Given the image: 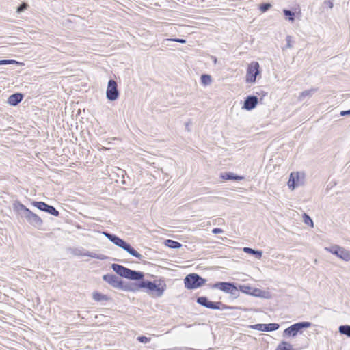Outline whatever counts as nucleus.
Returning a JSON list of instances; mask_svg holds the SVG:
<instances>
[{
	"label": "nucleus",
	"instance_id": "nucleus-1",
	"mask_svg": "<svg viewBox=\"0 0 350 350\" xmlns=\"http://www.w3.org/2000/svg\"><path fill=\"white\" fill-rule=\"evenodd\" d=\"M104 235L113 244L116 245L122 248L124 250L127 252L131 256L136 257L139 260H142V255L137 252L133 247H131L130 244L124 241L123 239H120V237L108 233V232H103Z\"/></svg>",
	"mask_w": 350,
	"mask_h": 350
},
{
	"label": "nucleus",
	"instance_id": "nucleus-2",
	"mask_svg": "<svg viewBox=\"0 0 350 350\" xmlns=\"http://www.w3.org/2000/svg\"><path fill=\"white\" fill-rule=\"evenodd\" d=\"M18 211L22 213L23 216L31 225L37 228H41L43 221L38 215L31 212L29 208H27L22 204L18 205Z\"/></svg>",
	"mask_w": 350,
	"mask_h": 350
},
{
	"label": "nucleus",
	"instance_id": "nucleus-3",
	"mask_svg": "<svg viewBox=\"0 0 350 350\" xmlns=\"http://www.w3.org/2000/svg\"><path fill=\"white\" fill-rule=\"evenodd\" d=\"M206 282L203 279L196 273L187 275L184 279L185 286L187 289H195L202 286Z\"/></svg>",
	"mask_w": 350,
	"mask_h": 350
},
{
	"label": "nucleus",
	"instance_id": "nucleus-4",
	"mask_svg": "<svg viewBox=\"0 0 350 350\" xmlns=\"http://www.w3.org/2000/svg\"><path fill=\"white\" fill-rule=\"evenodd\" d=\"M305 174L301 172H291L288 181V187L291 190H294L295 187H299L304 185Z\"/></svg>",
	"mask_w": 350,
	"mask_h": 350
},
{
	"label": "nucleus",
	"instance_id": "nucleus-5",
	"mask_svg": "<svg viewBox=\"0 0 350 350\" xmlns=\"http://www.w3.org/2000/svg\"><path fill=\"white\" fill-rule=\"evenodd\" d=\"M260 75V65L257 62H252L248 64L246 73V82L254 83L257 76Z\"/></svg>",
	"mask_w": 350,
	"mask_h": 350
},
{
	"label": "nucleus",
	"instance_id": "nucleus-6",
	"mask_svg": "<svg viewBox=\"0 0 350 350\" xmlns=\"http://www.w3.org/2000/svg\"><path fill=\"white\" fill-rule=\"evenodd\" d=\"M325 250L336 255L343 260H350V251H348L339 245H334L330 247H325Z\"/></svg>",
	"mask_w": 350,
	"mask_h": 350
},
{
	"label": "nucleus",
	"instance_id": "nucleus-7",
	"mask_svg": "<svg viewBox=\"0 0 350 350\" xmlns=\"http://www.w3.org/2000/svg\"><path fill=\"white\" fill-rule=\"evenodd\" d=\"M310 326L311 323L306 321L295 323L284 330L283 336L295 337L301 329Z\"/></svg>",
	"mask_w": 350,
	"mask_h": 350
},
{
	"label": "nucleus",
	"instance_id": "nucleus-8",
	"mask_svg": "<svg viewBox=\"0 0 350 350\" xmlns=\"http://www.w3.org/2000/svg\"><path fill=\"white\" fill-rule=\"evenodd\" d=\"M104 281L111 285L113 287L118 288V289H124V290H132L131 288H129L127 287H124L123 286L122 281L116 275L113 274H107L104 275L103 277Z\"/></svg>",
	"mask_w": 350,
	"mask_h": 350
},
{
	"label": "nucleus",
	"instance_id": "nucleus-9",
	"mask_svg": "<svg viewBox=\"0 0 350 350\" xmlns=\"http://www.w3.org/2000/svg\"><path fill=\"white\" fill-rule=\"evenodd\" d=\"M107 98L111 101L116 100L119 96L117 83L114 80H109L106 91Z\"/></svg>",
	"mask_w": 350,
	"mask_h": 350
},
{
	"label": "nucleus",
	"instance_id": "nucleus-10",
	"mask_svg": "<svg viewBox=\"0 0 350 350\" xmlns=\"http://www.w3.org/2000/svg\"><path fill=\"white\" fill-rule=\"evenodd\" d=\"M197 302L199 304H200L207 308H210V309L221 310V309L226 308L221 302H220V301L212 302V301H209L206 297H198L197 299Z\"/></svg>",
	"mask_w": 350,
	"mask_h": 350
},
{
	"label": "nucleus",
	"instance_id": "nucleus-11",
	"mask_svg": "<svg viewBox=\"0 0 350 350\" xmlns=\"http://www.w3.org/2000/svg\"><path fill=\"white\" fill-rule=\"evenodd\" d=\"M212 288L219 289L225 293L234 295L237 291V288L232 283L220 282L212 285Z\"/></svg>",
	"mask_w": 350,
	"mask_h": 350
},
{
	"label": "nucleus",
	"instance_id": "nucleus-12",
	"mask_svg": "<svg viewBox=\"0 0 350 350\" xmlns=\"http://www.w3.org/2000/svg\"><path fill=\"white\" fill-rule=\"evenodd\" d=\"M32 204L38 209L45 211L52 215L58 216L59 211H57L53 206L46 204L43 202H33Z\"/></svg>",
	"mask_w": 350,
	"mask_h": 350
},
{
	"label": "nucleus",
	"instance_id": "nucleus-13",
	"mask_svg": "<svg viewBox=\"0 0 350 350\" xmlns=\"http://www.w3.org/2000/svg\"><path fill=\"white\" fill-rule=\"evenodd\" d=\"M279 324L278 323H269V324H256L252 325L251 327L254 329L262 331V332H270L275 331L279 328Z\"/></svg>",
	"mask_w": 350,
	"mask_h": 350
},
{
	"label": "nucleus",
	"instance_id": "nucleus-14",
	"mask_svg": "<svg viewBox=\"0 0 350 350\" xmlns=\"http://www.w3.org/2000/svg\"><path fill=\"white\" fill-rule=\"evenodd\" d=\"M258 102V100L256 96H249L245 98L242 108L245 110L250 111L256 107Z\"/></svg>",
	"mask_w": 350,
	"mask_h": 350
},
{
	"label": "nucleus",
	"instance_id": "nucleus-15",
	"mask_svg": "<svg viewBox=\"0 0 350 350\" xmlns=\"http://www.w3.org/2000/svg\"><path fill=\"white\" fill-rule=\"evenodd\" d=\"M111 267L113 270L119 275L125 278H128L130 269L118 264H113Z\"/></svg>",
	"mask_w": 350,
	"mask_h": 350
},
{
	"label": "nucleus",
	"instance_id": "nucleus-16",
	"mask_svg": "<svg viewBox=\"0 0 350 350\" xmlns=\"http://www.w3.org/2000/svg\"><path fill=\"white\" fill-rule=\"evenodd\" d=\"M22 94L17 93L10 96L8 102L10 105L15 106L22 100Z\"/></svg>",
	"mask_w": 350,
	"mask_h": 350
},
{
	"label": "nucleus",
	"instance_id": "nucleus-17",
	"mask_svg": "<svg viewBox=\"0 0 350 350\" xmlns=\"http://www.w3.org/2000/svg\"><path fill=\"white\" fill-rule=\"evenodd\" d=\"M143 278L144 273L142 272L130 269L127 279L139 280H142Z\"/></svg>",
	"mask_w": 350,
	"mask_h": 350
},
{
	"label": "nucleus",
	"instance_id": "nucleus-18",
	"mask_svg": "<svg viewBox=\"0 0 350 350\" xmlns=\"http://www.w3.org/2000/svg\"><path fill=\"white\" fill-rule=\"evenodd\" d=\"M76 254L79 255V256H89V257H91L93 258H97V259H101V260L105 258L104 256H103V255L99 256V255L96 254V253L90 252H82L81 251H79L78 252H76Z\"/></svg>",
	"mask_w": 350,
	"mask_h": 350
},
{
	"label": "nucleus",
	"instance_id": "nucleus-19",
	"mask_svg": "<svg viewBox=\"0 0 350 350\" xmlns=\"http://www.w3.org/2000/svg\"><path fill=\"white\" fill-rule=\"evenodd\" d=\"M221 177L225 180H241L243 179V176L234 175L233 173L231 172L226 173L225 174H221Z\"/></svg>",
	"mask_w": 350,
	"mask_h": 350
},
{
	"label": "nucleus",
	"instance_id": "nucleus-20",
	"mask_svg": "<svg viewBox=\"0 0 350 350\" xmlns=\"http://www.w3.org/2000/svg\"><path fill=\"white\" fill-rule=\"evenodd\" d=\"M243 252L247 254H253L256 256L258 259H260L262 255V252L260 250H255L250 247H243Z\"/></svg>",
	"mask_w": 350,
	"mask_h": 350
},
{
	"label": "nucleus",
	"instance_id": "nucleus-21",
	"mask_svg": "<svg viewBox=\"0 0 350 350\" xmlns=\"http://www.w3.org/2000/svg\"><path fill=\"white\" fill-rule=\"evenodd\" d=\"M139 286L140 288H146L151 291H154L155 288H157V285L154 283L150 281H142Z\"/></svg>",
	"mask_w": 350,
	"mask_h": 350
},
{
	"label": "nucleus",
	"instance_id": "nucleus-22",
	"mask_svg": "<svg viewBox=\"0 0 350 350\" xmlns=\"http://www.w3.org/2000/svg\"><path fill=\"white\" fill-rule=\"evenodd\" d=\"M268 294H269L268 292L262 291L259 288H254L252 293V295L255 297H263V298H268L269 297V296H267Z\"/></svg>",
	"mask_w": 350,
	"mask_h": 350
},
{
	"label": "nucleus",
	"instance_id": "nucleus-23",
	"mask_svg": "<svg viewBox=\"0 0 350 350\" xmlns=\"http://www.w3.org/2000/svg\"><path fill=\"white\" fill-rule=\"evenodd\" d=\"M165 245L168 247L173 249H178L181 247L182 245L178 242L173 240L167 239L165 241Z\"/></svg>",
	"mask_w": 350,
	"mask_h": 350
},
{
	"label": "nucleus",
	"instance_id": "nucleus-24",
	"mask_svg": "<svg viewBox=\"0 0 350 350\" xmlns=\"http://www.w3.org/2000/svg\"><path fill=\"white\" fill-rule=\"evenodd\" d=\"M201 83L204 85H208L212 83V79L211 75L204 74L200 77Z\"/></svg>",
	"mask_w": 350,
	"mask_h": 350
},
{
	"label": "nucleus",
	"instance_id": "nucleus-25",
	"mask_svg": "<svg viewBox=\"0 0 350 350\" xmlns=\"http://www.w3.org/2000/svg\"><path fill=\"white\" fill-rule=\"evenodd\" d=\"M276 350H293L292 345L287 342L283 341L278 345Z\"/></svg>",
	"mask_w": 350,
	"mask_h": 350
},
{
	"label": "nucleus",
	"instance_id": "nucleus-26",
	"mask_svg": "<svg viewBox=\"0 0 350 350\" xmlns=\"http://www.w3.org/2000/svg\"><path fill=\"white\" fill-rule=\"evenodd\" d=\"M314 91H315L314 90H305L299 94L298 99L299 100H303L306 97L309 98L313 94Z\"/></svg>",
	"mask_w": 350,
	"mask_h": 350
},
{
	"label": "nucleus",
	"instance_id": "nucleus-27",
	"mask_svg": "<svg viewBox=\"0 0 350 350\" xmlns=\"http://www.w3.org/2000/svg\"><path fill=\"white\" fill-rule=\"evenodd\" d=\"M284 14L286 16V19L291 23L295 21V13L289 10H283Z\"/></svg>",
	"mask_w": 350,
	"mask_h": 350
},
{
	"label": "nucleus",
	"instance_id": "nucleus-28",
	"mask_svg": "<svg viewBox=\"0 0 350 350\" xmlns=\"http://www.w3.org/2000/svg\"><path fill=\"white\" fill-rule=\"evenodd\" d=\"M339 332L342 334L350 337V325H341L339 327Z\"/></svg>",
	"mask_w": 350,
	"mask_h": 350
},
{
	"label": "nucleus",
	"instance_id": "nucleus-29",
	"mask_svg": "<svg viewBox=\"0 0 350 350\" xmlns=\"http://www.w3.org/2000/svg\"><path fill=\"white\" fill-rule=\"evenodd\" d=\"M92 297L93 299L97 301L107 300V297L106 295L97 292L94 293Z\"/></svg>",
	"mask_w": 350,
	"mask_h": 350
},
{
	"label": "nucleus",
	"instance_id": "nucleus-30",
	"mask_svg": "<svg viewBox=\"0 0 350 350\" xmlns=\"http://www.w3.org/2000/svg\"><path fill=\"white\" fill-rule=\"evenodd\" d=\"M153 291L154 292V295L156 296L161 297L163 293L164 288L157 285V288H155Z\"/></svg>",
	"mask_w": 350,
	"mask_h": 350
},
{
	"label": "nucleus",
	"instance_id": "nucleus-31",
	"mask_svg": "<svg viewBox=\"0 0 350 350\" xmlns=\"http://www.w3.org/2000/svg\"><path fill=\"white\" fill-rule=\"evenodd\" d=\"M271 7V5L270 3H263L261 4L260 6V10L262 12H265L267 11Z\"/></svg>",
	"mask_w": 350,
	"mask_h": 350
},
{
	"label": "nucleus",
	"instance_id": "nucleus-32",
	"mask_svg": "<svg viewBox=\"0 0 350 350\" xmlns=\"http://www.w3.org/2000/svg\"><path fill=\"white\" fill-rule=\"evenodd\" d=\"M286 45L285 48L291 49L293 47L292 44H291L292 37L291 36H287L286 38Z\"/></svg>",
	"mask_w": 350,
	"mask_h": 350
},
{
	"label": "nucleus",
	"instance_id": "nucleus-33",
	"mask_svg": "<svg viewBox=\"0 0 350 350\" xmlns=\"http://www.w3.org/2000/svg\"><path fill=\"white\" fill-rule=\"evenodd\" d=\"M14 64H18V62H16V60H0V65H8Z\"/></svg>",
	"mask_w": 350,
	"mask_h": 350
},
{
	"label": "nucleus",
	"instance_id": "nucleus-34",
	"mask_svg": "<svg viewBox=\"0 0 350 350\" xmlns=\"http://www.w3.org/2000/svg\"><path fill=\"white\" fill-rule=\"evenodd\" d=\"M304 222L308 225L313 226V221L312 219L306 213L304 214Z\"/></svg>",
	"mask_w": 350,
	"mask_h": 350
},
{
	"label": "nucleus",
	"instance_id": "nucleus-35",
	"mask_svg": "<svg viewBox=\"0 0 350 350\" xmlns=\"http://www.w3.org/2000/svg\"><path fill=\"white\" fill-rule=\"evenodd\" d=\"M137 340L142 343H147L150 341V338L146 336H139Z\"/></svg>",
	"mask_w": 350,
	"mask_h": 350
},
{
	"label": "nucleus",
	"instance_id": "nucleus-36",
	"mask_svg": "<svg viewBox=\"0 0 350 350\" xmlns=\"http://www.w3.org/2000/svg\"><path fill=\"white\" fill-rule=\"evenodd\" d=\"M165 41H166V42L174 41V42H177L182 43V44L186 43V40L184 39H181V38L166 39V40H165Z\"/></svg>",
	"mask_w": 350,
	"mask_h": 350
},
{
	"label": "nucleus",
	"instance_id": "nucleus-37",
	"mask_svg": "<svg viewBox=\"0 0 350 350\" xmlns=\"http://www.w3.org/2000/svg\"><path fill=\"white\" fill-rule=\"evenodd\" d=\"M27 8V5L25 3H22L18 8L17 12L20 13L23 12Z\"/></svg>",
	"mask_w": 350,
	"mask_h": 350
},
{
	"label": "nucleus",
	"instance_id": "nucleus-38",
	"mask_svg": "<svg viewBox=\"0 0 350 350\" xmlns=\"http://www.w3.org/2000/svg\"><path fill=\"white\" fill-rule=\"evenodd\" d=\"M250 287L248 286H240V290L242 291V292H244V293H247V290H250Z\"/></svg>",
	"mask_w": 350,
	"mask_h": 350
},
{
	"label": "nucleus",
	"instance_id": "nucleus-39",
	"mask_svg": "<svg viewBox=\"0 0 350 350\" xmlns=\"http://www.w3.org/2000/svg\"><path fill=\"white\" fill-rule=\"evenodd\" d=\"M212 232L213 234H220L223 232V230L219 228H216L213 229Z\"/></svg>",
	"mask_w": 350,
	"mask_h": 350
},
{
	"label": "nucleus",
	"instance_id": "nucleus-40",
	"mask_svg": "<svg viewBox=\"0 0 350 350\" xmlns=\"http://www.w3.org/2000/svg\"><path fill=\"white\" fill-rule=\"evenodd\" d=\"M324 3L325 5H327L329 8H333V2L330 0H328V1H325L324 2Z\"/></svg>",
	"mask_w": 350,
	"mask_h": 350
},
{
	"label": "nucleus",
	"instance_id": "nucleus-41",
	"mask_svg": "<svg viewBox=\"0 0 350 350\" xmlns=\"http://www.w3.org/2000/svg\"><path fill=\"white\" fill-rule=\"evenodd\" d=\"M341 116H346V115H350V109L347 111H342L340 112Z\"/></svg>",
	"mask_w": 350,
	"mask_h": 350
}]
</instances>
